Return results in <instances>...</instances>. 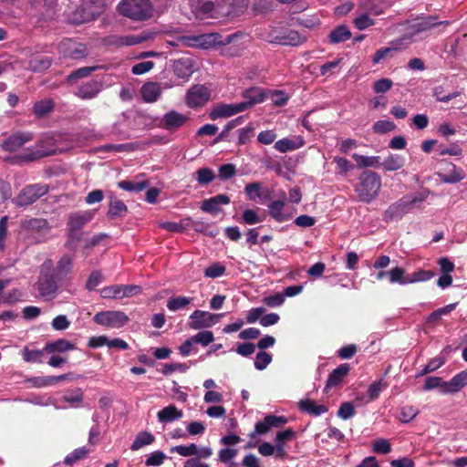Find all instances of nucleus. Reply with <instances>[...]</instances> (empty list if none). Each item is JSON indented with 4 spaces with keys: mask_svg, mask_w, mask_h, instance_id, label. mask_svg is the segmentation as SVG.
<instances>
[{
    "mask_svg": "<svg viewBox=\"0 0 467 467\" xmlns=\"http://www.w3.org/2000/svg\"><path fill=\"white\" fill-rule=\"evenodd\" d=\"M246 5L244 0H194L192 11L199 19L233 20L244 12Z\"/></svg>",
    "mask_w": 467,
    "mask_h": 467,
    "instance_id": "obj_1",
    "label": "nucleus"
},
{
    "mask_svg": "<svg viewBox=\"0 0 467 467\" xmlns=\"http://www.w3.org/2000/svg\"><path fill=\"white\" fill-rule=\"evenodd\" d=\"M358 181L355 187L358 201L366 203L371 202L378 196L380 190V176L375 171L367 170L360 174Z\"/></svg>",
    "mask_w": 467,
    "mask_h": 467,
    "instance_id": "obj_2",
    "label": "nucleus"
},
{
    "mask_svg": "<svg viewBox=\"0 0 467 467\" xmlns=\"http://www.w3.org/2000/svg\"><path fill=\"white\" fill-rule=\"evenodd\" d=\"M51 267L52 260H45L41 265L40 275L36 283L40 296L46 300H52L57 296L58 284H60L52 275Z\"/></svg>",
    "mask_w": 467,
    "mask_h": 467,
    "instance_id": "obj_3",
    "label": "nucleus"
},
{
    "mask_svg": "<svg viewBox=\"0 0 467 467\" xmlns=\"http://www.w3.org/2000/svg\"><path fill=\"white\" fill-rule=\"evenodd\" d=\"M266 40L271 44L281 46L297 47L306 41V36L294 29L284 26H270Z\"/></svg>",
    "mask_w": 467,
    "mask_h": 467,
    "instance_id": "obj_4",
    "label": "nucleus"
},
{
    "mask_svg": "<svg viewBox=\"0 0 467 467\" xmlns=\"http://www.w3.org/2000/svg\"><path fill=\"white\" fill-rule=\"evenodd\" d=\"M118 10L122 16L137 21L150 18L152 13L149 0H122L118 5Z\"/></svg>",
    "mask_w": 467,
    "mask_h": 467,
    "instance_id": "obj_5",
    "label": "nucleus"
},
{
    "mask_svg": "<svg viewBox=\"0 0 467 467\" xmlns=\"http://www.w3.org/2000/svg\"><path fill=\"white\" fill-rule=\"evenodd\" d=\"M296 438V432L292 428L276 432L274 444L265 441V456L274 455L276 459L287 457L286 443Z\"/></svg>",
    "mask_w": 467,
    "mask_h": 467,
    "instance_id": "obj_6",
    "label": "nucleus"
},
{
    "mask_svg": "<svg viewBox=\"0 0 467 467\" xmlns=\"http://www.w3.org/2000/svg\"><path fill=\"white\" fill-rule=\"evenodd\" d=\"M155 31L143 30L136 35H110L102 39L103 44L109 47H122L135 46L148 40L153 39L156 36Z\"/></svg>",
    "mask_w": 467,
    "mask_h": 467,
    "instance_id": "obj_7",
    "label": "nucleus"
},
{
    "mask_svg": "<svg viewBox=\"0 0 467 467\" xmlns=\"http://www.w3.org/2000/svg\"><path fill=\"white\" fill-rule=\"evenodd\" d=\"M50 186L47 183H34L25 186L15 199L18 207H26L48 193Z\"/></svg>",
    "mask_w": 467,
    "mask_h": 467,
    "instance_id": "obj_8",
    "label": "nucleus"
},
{
    "mask_svg": "<svg viewBox=\"0 0 467 467\" xmlns=\"http://www.w3.org/2000/svg\"><path fill=\"white\" fill-rule=\"evenodd\" d=\"M423 198H413L411 200L403 197L390 204L383 213V221L389 223L400 219L408 213L410 207L417 202H421Z\"/></svg>",
    "mask_w": 467,
    "mask_h": 467,
    "instance_id": "obj_9",
    "label": "nucleus"
},
{
    "mask_svg": "<svg viewBox=\"0 0 467 467\" xmlns=\"http://www.w3.org/2000/svg\"><path fill=\"white\" fill-rule=\"evenodd\" d=\"M93 320L95 323L111 328H119L129 322L128 316L121 311H101L97 313Z\"/></svg>",
    "mask_w": 467,
    "mask_h": 467,
    "instance_id": "obj_10",
    "label": "nucleus"
},
{
    "mask_svg": "<svg viewBox=\"0 0 467 467\" xmlns=\"http://www.w3.org/2000/svg\"><path fill=\"white\" fill-rule=\"evenodd\" d=\"M222 317L223 314H212L202 310H195L190 316L188 326L194 330L208 328L218 323Z\"/></svg>",
    "mask_w": 467,
    "mask_h": 467,
    "instance_id": "obj_11",
    "label": "nucleus"
},
{
    "mask_svg": "<svg viewBox=\"0 0 467 467\" xmlns=\"http://www.w3.org/2000/svg\"><path fill=\"white\" fill-rule=\"evenodd\" d=\"M211 98V91L204 85L196 84L191 87L185 97L186 104L191 109H198L204 106Z\"/></svg>",
    "mask_w": 467,
    "mask_h": 467,
    "instance_id": "obj_12",
    "label": "nucleus"
},
{
    "mask_svg": "<svg viewBox=\"0 0 467 467\" xmlns=\"http://www.w3.org/2000/svg\"><path fill=\"white\" fill-rule=\"evenodd\" d=\"M100 13L94 0H83L76 8L73 16V22L83 24L94 20Z\"/></svg>",
    "mask_w": 467,
    "mask_h": 467,
    "instance_id": "obj_13",
    "label": "nucleus"
},
{
    "mask_svg": "<svg viewBox=\"0 0 467 467\" xmlns=\"http://www.w3.org/2000/svg\"><path fill=\"white\" fill-rule=\"evenodd\" d=\"M74 258L72 255L64 254L54 266L52 264L51 273L56 279L62 284L64 281L73 277Z\"/></svg>",
    "mask_w": 467,
    "mask_h": 467,
    "instance_id": "obj_14",
    "label": "nucleus"
},
{
    "mask_svg": "<svg viewBox=\"0 0 467 467\" xmlns=\"http://www.w3.org/2000/svg\"><path fill=\"white\" fill-rule=\"evenodd\" d=\"M59 51L65 58L78 60L88 56V49L85 44L65 39L59 45Z\"/></svg>",
    "mask_w": 467,
    "mask_h": 467,
    "instance_id": "obj_15",
    "label": "nucleus"
},
{
    "mask_svg": "<svg viewBox=\"0 0 467 467\" xmlns=\"http://www.w3.org/2000/svg\"><path fill=\"white\" fill-rule=\"evenodd\" d=\"M247 109L246 103H234V104H218L210 112V119L213 120L221 118H229L237 113L243 112Z\"/></svg>",
    "mask_w": 467,
    "mask_h": 467,
    "instance_id": "obj_16",
    "label": "nucleus"
},
{
    "mask_svg": "<svg viewBox=\"0 0 467 467\" xmlns=\"http://www.w3.org/2000/svg\"><path fill=\"white\" fill-rule=\"evenodd\" d=\"M351 367L348 363H342L333 369L327 377L324 391L329 392L333 388L340 386L348 376Z\"/></svg>",
    "mask_w": 467,
    "mask_h": 467,
    "instance_id": "obj_17",
    "label": "nucleus"
},
{
    "mask_svg": "<svg viewBox=\"0 0 467 467\" xmlns=\"http://www.w3.org/2000/svg\"><path fill=\"white\" fill-rule=\"evenodd\" d=\"M436 16H428L422 18H417L415 22L410 26V35L416 36L421 32L430 30L433 27H436L438 26H448L450 23L449 21H437Z\"/></svg>",
    "mask_w": 467,
    "mask_h": 467,
    "instance_id": "obj_18",
    "label": "nucleus"
},
{
    "mask_svg": "<svg viewBox=\"0 0 467 467\" xmlns=\"http://www.w3.org/2000/svg\"><path fill=\"white\" fill-rule=\"evenodd\" d=\"M189 120V117L179 113L176 110H171L164 114L161 120V126L169 131H173L182 127Z\"/></svg>",
    "mask_w": 467,
    "mask_h": 467,
    "instance_id": "obj_19",
    "label": "nucleus"
},
{
    "mask_svg": "<svg viewBox=\"0 0 467 467\" xmlns=\"http://www.w3.org/2000/svg\"><path fill=\"white\" fill-rule=\"evenodd\" d=\"M33 139L30 132H16L8 137L2 144L5 150L14 152Z\"/></svg>",
    "mask_w": 467,
    "mask_h": 467,
    "instance_id": "obj_20",
    "label": "nucleus"
},
{
    "mask_svg": "<svg viewBox=\"0 0 467 467\" xmlns=\"http://www.w3.org/2000/svg\"><path fill=\"white\" fill-rule=\"evenodd\" d=\"M53 59L49 56L40 53H34L28 60V68L36 73L47 71L52 65Z\"/></svg>",
    "mask_w": 467,
    "mask_h": 467,
    "instance_id": "obj_21",
    "label": "nucleus"
},
{
    "mask_svg": "<svg viewBox=\"0 0 467 467\" xmlns=\"http://www.w3.org/2000/svg\"><path fill=\"white\" fill-rule=\"evenodd\" d=\"M447 167L443 171H439L438 176L444 183H457L463 180L464 172L457 168L452 162H447Z\"/></svg>",
    "mask_w": 467,
    "mask_h": 467,
    "instance_id": "obj_22",
    "label": "nucleus"
},
{
    "mask_svg": "<svg viewBox=\"0 0 467 467\" xmlns=\"http://www.w3.org/2000/svg\"><path fill=\"white\" fill-rule=\"evenodd\" d=\"M305 140L301 136H293L292 138H284L275 143V149L282 153L293 151L303 147Z\"/></svg>",
    "mask_w": 467,
    "mask_h": 467,
    "instance_id": "obj_23",
    "label": "nucleus"
},
{
    "mask_svg": "<svg viewBox=\"0 0 467 467\" xmlns=\"http://www.w3.org/2000/svg\"><path fill=\"white\" fill-rule=\"evenodd\" d=\"M467 385V370L461 371L446 381V388L441 389L442 394L456 393Z\"/></svg>",
    "mask_w": 467,
    "mask_h": 467,
    "instance_id": "obj_24",
    "label": "nucleus"
},
{
    "mask_svg": "<svg viewBox=\"0 0 467 467\" xmlns=\"http://www.w3.org/2000/svg\"><path fill=\"white\" fill-rule=\"evenodd\" d=\"M230 203V198L226 194H218L214 197L206 199L202 203V210L205 213L216 214L220 209L219 205Z\"/></svg>",
    "mask_w": 467,
    "mask_h": 467,
    "instance_id": "obj_25",
    "label": "nucleus"
},
{
    "mask_svg": "<svg viewBox=\"0 0 467 467\" xmlns=\"http://www.w3.org/2000/svg\"><path fill=\"white\" fill-rule=\"evenodd\" d=\"M352 33L345 25L337 26L327 35V42L331 45H337L349 40Z\"/></svg>",
    "mask_w": 467,
    "mask_h": 467,
    "instance_id": "obj_26",
    "label": "nucleus"
},
{
    "mask_svg": "<svg viewBox=\"0 0 467 467\" xmlns=\"http://www.w3.org/2000/svg\"><path fill=\"white\" fill-rule=\"evenodd\" d=\"M128 212L127 205L119 199H117L113 194L109 196V210L107 216L109 219H117L123 217Z\"/></svg>",
    "mask_w": 467,
    "mask_h": 467,
    "instance_id": "obj_27",
    "label": "nucleus"
},
{
    "mask_svg": "<svg viewBox=\"0 0 467 467\" xmlns=\"http://www.w3.org/2000/svg\"><path fill=\"white\" fill-rule=\"evenodd\" d=\"M101 83L98 80H90L79 87L76 95L82 99H90L101 90Z\"/></svg>",
    "mask_w": 467,
    "mask_h": 467,
    "instance_id": "obj_28",
    "label": "nucleus"
},
{
    "mask_svg": "<svg viewBox=\"0 0 467 467\" xmlns=\"http://www.w3.org/2000/svg\"><path fill=\"white\" fill-rule=\"evenodd\" d=\"M140 94L144 101L152 103L158 100L161 94L160 84L156 82H147L140 88Z\"/></svg>",
    "mask_w": 467,
    "mask_h": 467,
    "instance_id": "obj_29",
    "label": "nucleus"
},
{
    "mask_svg": "<svg viewBox=\"0 0 467 467\" xmlns=\"http://www.w3.org/2000/svg\"><path fill=\"white\" fill-rule=\"evenodd\" d=\"M285 202L283 201H274L268 205L270 216L276 222L282 223L289 220L291 214L285 210Z\"/></svg>",
    "mask_w": 467,
    "mask_h": 467,
    "instance_id": "obj_30",
    "label": "nucleus"
},
{
    "mask_svg": "<svg viewBox=\"0 0 467 467\" xmlns=\"http://www.w3.org/2000/svg\"><path fill=\"white\" fill-rule=\"evenodd\" d=\"M92 219V213L88 212L73 213L68 216L67 227L80 230Z\"/></svg>",
    "mask_w": 467,
    "mask_h": 467,
    "instance_id": "obj_31",
    "label": "nucleus"
},
{
    "mask_svg": "<svg viewBox=\"0 0 467 467\" xmlns=\"http://www.w3.org/2000/svg\"><path fill=\"white\" fill-rule=\"evenodd\" d=\"M182 417V411L178 410L177 407L172 404L163 408L157 414L158 420L161 423L172 422Z\"/></svg>",
    "mask_w": 467,
    "mask_h": 467,
    "instance_id": "obj_32",
    "label": "nucleus"
},
{
    "mask_svg": "<svg viewBox=\"0 0 467 467\" xmlns=\"http://www.w3.org/2000/svg\"><path fill=\"white\" fill-rule=\"evenodd\" d=\"M289 99V96L284 90L265 89V100H269L271 106L283 107Z\"/></svg>",
    "mask_w": 467,
    "mask_h": 467,
    "instance_id": "obj_33",
    "label": "nucleus"
},
{
    "mask_svg": "<svg viewBox=\"0 0 467 467\" xmlns=\"http://www.w3.org/2000/svg\"><path fill=\"white\" fill-rule=\"evenodd\" d=\"M299 410L313 416H319L328 410L326 405H317L311 400H302L298 402Z\"/></svg>",
    "mask_w": 467,
    "mask_h": 467,
    "instance_id": "obj_34",
    "label": "nucleus"
},
{
    "mask_svg": "<svg viewBox=\"0 0 467 467\" xmlns=\"http://www.w3.org/2000/svg\"><path fill=\"white\" fill-rule=\"evenodd\" d=\"M192 229L197 233L203 234L210 237H215L219 234L220 230L214 223H210L202 221H192Z\"/></svg>",
    "mask_w": 467,
    "mask_h": 467,
    "instance_id": "obj_35",
    "label": "nucleus"
},
{
    "mask_svg": "<svg viewBox=\"0 0 467 467\" xmlns=\"http://www.w3.org/2000/svg\"><path fill=\"white\" fill-rule=\"evenodd\" d=\"M75 345L66 339H57L53 342H47L44 350L47 353H63L75 349Z\"/></svg>",
    "mask_w": 467,
    "mask_h": 467,
    "instance_id": "obj_36",
    "label": "nucleus"
},
{
    "mask_svg": "<svg viewBox=\"0 0 467 467\" xmlns=\"http://www.w3.org/2000/svg\"><path fill=\"white\" fill-rule=\"evenodd\" d=\"M193 72L192 63L190 59L181 58L175 60L173 63V73L181 78L190 77Z\"/></svg>",
    "mask_w": 467,
    "mask_h": 467,
    "instance_id": "obj_37",
    "label": "nucleus"
},
{
    "mask_svg": "<svg viewBox=\"0 0 467 467\" xmlns=\"http://www.w3.org/2000/svg\"><path fill=\"white\" fill-rule=\"evenodd\" d=\"M405 165V158L399 154H389L381 166L388 171H395L401 169Z\"/></svg>",
    "mask_w": 467,
    "mask_h": 467,
    "instance_id": "obj_38",
    "label": "nucleus"
},
{
    "mask_svg": "<svg viewBox=\"0 0 467 467\" xmlns=\"http://www.w3.org/2000/svg\"><path fill=\"white\" fill-rule=\"evenodd\" d=\"M244 100L241 103H246L247 109L255 103L263 101V89L260 88H251L244 92Z\"/></svg>",
    "mask_w": 467,
    "mask_h": 467,
    "instance_id": "obj_39",
    "label": "nucleus"
},
{
    "mask_svg": "<svg viewBox=\"0 0 467 467\" xmlns=\"http://www.w3.org/2000/svg\"><path fill=\"white\" fill-rule=\"evenodd\" d=\"M352 158L356 161L358 167H379L381 166L379 156H364L358 153H354Z\"/></svg>",
    "mask_w": 467,
    "mask_h": 467,
    "instance_id": "obj_40",
    "label": "nucleus"
},
{
    "mask_svg": "<svg viewBox=\"0 0 467 467\" xmlns=\"http://www.w3.org/2000/svg\"><path fill=\"white\" fill-rule=\"evenodd\" d=\"M54 102L51 99L39 100L34 104L33 112L36 118L42 119L54 109Z\"/></svg>",
    "mask_w": 467,
    "mask_h": 467,
    "instance_id": "obj_41",
    "label": "nucleus"
},
{
    "mask_svg": "<svg viewBox=\"0 0 467 467\" xmlns=\"http://www.w3.org/2000/svg\"><path fill=\"white\" fill-rule=\"evenodd\" d=\"M288 422V419L285 416H276L268 414L265 416V433L270 429L276 428L280 429Z\"/></svg>",
    "mask_w": 467,
    "mask_h": 467,
    "instance_id": "obj_42",
    "label": "nucleus"
},
{
    "mask_svg": "<svg viewBox=\"0 0 467 467\" xmlns=\"http://www.w3.org/2000/svg\"><path fill=\"white\" fill-rule=\"evenodd\" d=\"M97 69V67H83L72 71L66 78V82L72 85L75 84L78 79L88 77L92 72Z\"/></svg>",
    "mask_w": 467,
    "mask_h": 467,
    "instance_id": "obj_43",
    "label": "nucleus"
},
{
    "mask_svg": "<svg viewBox=\"0 0 467 467\" xmlns=\"http://www.w3.org/2000/svg\"><path fill=\"white\" fill-rule=\"evenodd\" d=\"M155 441L154 436L148 432V431H140L136 436L135 440L133 441L130 450L131 451H138L143 446L150 445L153 443Z\"/></svg>",
    "mask_w": 467,
    "mask_h": 467,
    "instance_id": "obj_44",
    "label": "nucleus"
},
{
    "mask_svg": "<svg viewBox=\"0 0 467 467\" xmlns=\"http://www.w3.org/2000/svg\"><path fill=\"white\" fill-rule=\"evenodd\" d=\"M446 362V358L443 356H438L431 358L424 368L417 373L416 378L423 377L431 372H433L442 367Z\"/></svg>",
    "mask_w": 467,
    "mask_h": 467,
    "instance_id": "obj_45",
    "label": "nucleus"
},
{
    "mask_svg": "<svg viewBox=\"0 0 467 467\" xmlns=\"http://www.w3.org/2000/svg\"><path fill=\"white\" fill-rule=\"evenodd\" d=\"M389 280L391 284L408 285L409 275L402 267L396 266L389 271Z\"/></svg>",
    "mask_w": 467,
    "mask_h": 467,
    "instance_id": "obj_46",
    "label": "nucleus"
},
{
    "mask_svg": "<svg viewBox=\"0 0 467 467\" xmlns=\"http://www.w3.org/2000/svg\"><path fill=\"white\" fill-rule=\"evenodd\" d=\"M192 297L182 296L171 297L167 302V307L169 310L175 312L177 310L185 308L188 305L192 303Z\"/></svg>",
    "mask_w": 467,
    "mask_h": 467,
    "instance_id": "obj_47",
    "label": "nucleus"
},
{
    "mask_svg": "<svg viewBox=\"0 0 467 467\" xmlns=\"http://www.w3.org/2000/svg\"><path fill=\"white\" fill-rule=\"evenodd\" d=\"M149 186L147 181L144 182H131V181H120L118 182V187L128 192H140L145 190Z\"/></svg>",
    "mask_w": 467,
    "mask_h": 467,
    "instance_id": "obj_48",
    "label": "nucleus"
},
{
    "mask_svg": "<svg viewBox=\"0 0 467 467\" xmlns=\"http://www.w3.org/2000/svg\"><path fill=\"white\" fill-rule=\"evenodd\" d=\"M434 276V271L420 269L418 271L413 272L411 275H409V284L425 282L431 280Z\"/></svg>",
    "mask_w": 467,
    "mask_h": 467,
    "instance_id": "obj_49",
    "label": "nucleus"
},
{
    "mask_svg": "<svg viewBox=\"0 0 467 467\" xmlns=\"http://www.w3.org/2000/svg\"><path fill=\"white\" fill-rule=\"evenodd\" d=\"M23 227L29 231H42L48 228V223L43 218H32L23 222Z\"/></svg>",
    "mask_w": 467,
    "mask_h": 467,
    "instance_id": "obj_50",
    "label": "nucleus"
},
{
    "mask_svg": "<svg viewBox=\"0 0 467 467\" xmlns=\"http://www.w3.org/2000/svg\"><path fill=\"white\" fill-rule=\"evenodd\" d=\"M196 174H197V182L202 186L208 185L215 178V174H214L213 171L212 169L206 168V167L198 169L196 171Z\"/></svg>",
    "mask_w": 467,
    "mask_h": 467,
    "instance_id": "obj_51",
    "label": "nucleus"
},
{
    "mask_svg": "<svg viewBox=\"0 0 467 467\" xmlns=\"http://www.w3.org/2000/svg\"><path fill=\"white\" fill-rule=\"evenodd\" d=\"M419 414V410L413 406H404L400 409L399 420L409 423Z\"/></svg>",
    "mask_w": 467,
    "mask_h": 467,
    "instance_id": "obj_52",
    "label": "nucleus"
},
{
    "mask_svg": "<svg viewBox=\"0 0 467 467\" xmlns=\"http://www.w3.org/2000/svg\"><path fill=\"white\" fill-rule=\"evenodd\" d=\"M88 453V450L85 447L78 448L69 453L64 460L66 465H72L78 461L85 458Z\"/></svg>",
    "mask_w": 467,
    "mask_h": 467,
    "instance_id": "obj_53",
    "label": "nucleus"
},
{
    "mask_svg": "<svg viewBox=\"0 0 467 467\" xmlns=\"http://www.w3.org/2000/svg\"><path fill=\"white\" fill-rule=\"evenodd\" d=\"M353 24L358 30H365L372 26L375 21L369 17V15L364 12L353 20Z\"/></svg>",
    "mask_w": 467,
    "mask_h": 467,
    "instance_id": "obj_54",
    "label": "nucleus"
},
{
    "mask_svg": "<svg viewBox=\"0 0 467 467\" xmlns=\"http://www.w3.org/2000/svg\"><path fill=\"white\" fill-rule=\"evenodd\" d=\"M82 234L83 233L80 230L67 227V240L66 246L74 250L77 246V244L82 239Z\"/></svg>",
    "mask_w": 467,
    "mask_h": 467,
    "instance_id": "obj_55",
    "label": "nucleus"
},
{
    "mask_svg": "<svg viewBox=\"0 0 467 467\" xmlns=\"http://www.w3.org/2000/svg\"><path fill=\"white\" fill-rule=\"evenodd\" d=\"M192 340L202 346H208L209 344L214 341V336L212 331L204 330L198 332L196 335L192 336Z\"/></svg>",
    "mask_w": 467,
    "mask_h": 467,
    "instance_id": "obj_56",
    "label": "nucleus"
},
{
    "mask_svg": "<svg viewBox=\"0 0 467 467\" xmlns=\"http://www.w3.org/2000/svg\"><path fill=\"white\" fill-rule=\"evenodd\" d=\"M171 452H177L182 456L189 457L195 455L198 452V449L196 444L191 443L188 446L185 445H177L171 448Z\"/></svg>",
    "mask_w": 467,
    "mask_h": 467,
    "instance_id": "obj_57",
    "label": "nucleus"
},
{
    "mask_svg": "<svg viewBox=\"0 0 467 467\" xmlns=\"http://www.w3.org/2000/svg\"><path fill=\"white\" fill-rule=\"evenodd\" d=\"M103 279L104 275L100 271H92L86 282L85 286L88 290L92 291L103 281Z\"/></svg>",
    "mask_w": 467,
    "mask_h": 467,
    "instance_id": "obj_58",
    "label": "nucleus"
},
{
    "mask_svg": "<svg viewBox=\"0 0 467 467\" xmlns=\"http://www.w3.org/2000/svg\"><path fill=\"white\" fill-rule=\"evenodd\" d=\"M436 388H441V390L442 389H445L446 381H444L442 379V378H441V377H433V376L428 377L425 379V382L423 385V389L427 391V390H431V389H433Z\"/></svg>",
    "mask_w": 467,
    "mask_h": 467,
    "instance_id": "obj_59",
    "label": "nucleus"
},
{
    "mask_svg": "<svg viewBox=\"0 0 467 467\" xmlns=\"http://www.w3.org/2000/svg\"><path fill=\"white\" fill-rule=\"evenodd\" d=\"M46 352V350L43 349H34L30 350L28 348H26L24 350V359L26 362L30 363H41L42 362V356Z\"/></svg>",
    "mask_w": 467,
    "mask_h": 467,
    "instance_id": "obj_60",
    "label": "nucleus"
},
{
    "mask_svg": "<svg viewBox=\"0 0 467 467\" xmlns=\"http://www.w3.org/2000/svg\"><path fill=\"white\" fill-rule=\"evenodd\" d=\"M225 266L220 263L213 264L204 270V276L209 278H216L225 273Z\"/></svg>",
    "mask_w": 467,
    "mask_h": 467,
    "instance_id": "obj_61",
    "label": "nucleus"
},
{
    "mask_svg": "<svg viewBox=\"0 0 467 467\" xmlns=\"http://www.w3.org/2000/svg\"><path fill=\"white\" fill-rule=\"evenodd\" d=\"M398 49L395 48V47H382V48H379L378 49L373 57H372V62L374 64H379L380 61H382L383 59L387 58V57H393L394 53L397 51Z\"/></svg>",
    "mask_w": 467,
    "mask_h": 467,
    "instance_id": "obj_62",
    "label": "nucleus"
},
{
    "mask_svg": "<svg viewBox=\"0 0 467 467\" xmlns=\"http://www.w3.org/2000/svg\"><path fill=\"white\" fill-rule=\"evenodd\" d=\"M359 8H364L365 13L371 16H379L383 13V8L375 3L374 0H365Z\"/></svg>",
    "mask_w": 467,
    "mask_h": 467,
    "instance_id": "obj_63",
    "label": "nucleus"
},
{
    "mask_svg": "<svg viewBox=\"0 0 467 467\" xmlns=\"http://www.w3.org/2000/svg\"><path fill=\"white\" fill-rule=\"evenodd\" d=\"M245 193L249 200H255L257 197L262 195V184L261 182H252L245 186Z\"/></svg>",
    "mask_w": 467,
    "mask_h": 467,
    "instance_id": "obj_64",
    "label": "nucleus"
}]
</instances>
